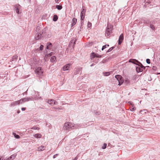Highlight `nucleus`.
<instances>
[{
    "label": "nucleus",
    "mask_w": 160,
    "mask_h": 160,
    "mask_svg": "<svg viewBox=\"0 0 160 160\" xmlns=\"http://www.w3.org/2000/svg\"><path fill=\"white\" fill-rule=\"evenodd\" d=\"M46 29L45 28L42 29L41 27L39 26H38L36 28V34L35 37V39L36 40H38L42 39L44 38L46 34Z\"/></svg>",
    "instance_id": "1"
},
{
    "label": "nucleus",
    "mask_w": 160,
    "mask_h": 160,
    "mask_svg": "<svg viewBox=\"0 0 160 160\" xmlns=\"http://www.w3.org/2000/svg\"><path fill=\"white\" fill-rule=\"evenodd\" d=\"M74 126L72 123L70 122H67L64 124L63 129L64 130L68 131L71 129H74Z\"/></svg>",
    "instance_id": "2"
},
{
    "label": "nucleus",
    "mask_w": 160,
    "mask_h": 160,
    "mask_svg": "<svg viewBox=\"0 0 160 160\" xmlns=\"http://www.w3.org/2000/svg\"><path fill=\"white\" fill-rule=\"evenodd\" d=\"M112 26L108 24L105 33L106 36L107 37H110L111 34L112 32Z\"/></svg>",
    "instance_id": "3"
},
{
    "label": "nucleus",
    "mask_w": 160,
    "mask_h": 160,
    "mask_svg": "<svg viewBox=\"0 0 160 160\" xmlns=\"http://www.w3.org/2000/svg\"><path fill=\"white\" fill-rule=\"evenodd\" d=\"M129 62H131L133 64H135L138 66H140L141 65L142 67H144L143 65L142 64V63H141L140 62H139L138 60L134 59H131L129 60Z\"/></svg>",
    "instance_id": "4"
},
{
    "label": "nucleus",
    "mask_w": 160,
    "mask_h": 160,
    "mask_svg": "<svg viewBox=\"0 0 160 160\" xmlns=\"http://www.w3.org/2000/svg\"><path fill=\"white\" fill-rule=\"evenodd\" d=\"M115 78L118 82V85H121L124 81L121 75H115Z\"/></svg>",
    "instance_id": "5"
},
{
    "label": "nucleus",
    "mask_w": 160,
    "mask_h": 160,
    "mask_svg": "<svg viewBox=\"0 0 160 160\" xmlns=\"http://www.w3.org/2000/svg\"><path fill=\"white\" fill-rule=\"evenodd\" d=\"M143 67H142L141 65H140V66H136V71L138 73L142 72L143 71V69H145L146 68H148L149 66L145 67L143 66Z\"/></svg>",
    "instance_id": "6"
},
{
    "label": "nucleus",
    "mask_w": 160,
    "mask_h": 160,
    "mask_svg": "<svg viewBox=\"0 0 160 160\" xmlns=\"http://www.w3.org/2000/svg\"><path fill=\"white\" fill-rule=\"evenodd\" d=\"M102 57V55H99L97 53H96L94 52H92L91 53L90 55V58L92 60H93L94 58H101Z\"/></svg>",
    "instance_id": "7"
},
{
    "label": "nucleus",
    "mask_w": 160,
    "mask_h": 160,
    "mask_svg": "<svg viewBox=\"0 0 160 160\" xmlns=\"http://www.w3.org/2000/svg\"><path fill=\"white\" fill-rule=\"evenodd\" d=\"M35 72L38 75L41 76L42 75L43 71L42 68L38 67L36 69Z\"/></svg>",
    "instance_id": "8"
},
{
    "label": "nucleus",
    "mask_w": 160,
    "mask_h": 160,
    "mask_svg": "<svg viewBox=\"0 0 160 160\" xmlns=\"http://www.w3.org/2000/svg\"><path fill=\"white\" fill-rule=\"evenodd\" d=\"M33 98V97H29L27 98H22L20 99L21 102V104L23 102H28L30 101H31L32 100V99Z\"/></svg>",
    "instance_id": "9"
},
{
    "label": "nucleus",
    "mask_w": 160,
    "mask_h": 160,
    "mask_svg": "<svg viewBox=\"0 0 160 160\" xmlns=\"http://www.w3.org/2000/svg\"><path fill=\"white\" fill-rule=\"evenodd\" d=\"M149 21L150 20L149 19L144 18L141 19V21L139 22V23H144V24H147L149 23Z\"/></svg>",
    "instance_id": "10"
},
{
    "label": "nucleus",
    "mask_w": 160,
    "mask_h": 160,
    "mask_svg": "<svg viewBox=\"0 0 160 160\" xmlns=\"http://www.w3.org/2000/svg\"><path fill=\"white\" fill-rule=\"evenodd\" d=\"M82 68H76L74 69V74L75 75L79 73H81V71L82 70Z\"/></svg>",
    "instance_id": "11"
},
{
    "label": "nucleus",
    "mask_w": 160,
    "mask_h": 160,
    "mask_svg": "<svg viewBox=\"0 0 160 160\" xmlns=\"http://www.w3.org/2000/svg\"><path fill=\"white\" fill-rule=\"evenodd\" d=\"M124 38V36H123V34H121L119 38V39L118 41V44L119 45H121L122 41L123 40Z\"/></svg>",
    "instance_id": "12"
},
{
    "label": "nucleus",
    "mask_w": 160,
    "mask_h": 160,
    "mask_svg": "<svg viewBox=\"0 0 160 160\" xmlns=\"http://www.w3.org/2000/svg\"><path fill=\"white\" fill-rule=\"evenodd\" d=\"M21 6L19 4H17L15 6V10L16 12L19 14L20 13V9Z\"/></svg>",
    "instance_id": "13"
},
{
    "label": "nucleus",
    "mask_w": 160,
    "mask_h": 160,
    "mask_svg": "<svg viewBox=\"0 0 160 160\" xmlns=\"http://www.w3.org/2000/svg\"><path fill=\"white\" fill-rule=\"evenodd\" d=\"M20 101L21 100H19L12 102L10 105V107L15 106L21 104V102H20Z\"/></svg>",
    "instance_id": "14"
},
{
    "label": "nucleus",
    "mask_w": 160,
    "mask_h": 160,
    "mask_svg": "<svg viewBox=\"0 0 160 160\" xmlns=\"http://www.w3.org/2000/svg\"><path fill=\"white\" fill-rule=\"evenodd\" d=\"M48 102L51 105H57V102L53 99L48 100Z\"/></svg>",
    "instance_id": "15"
},
{
    "label": "nucleus",
    "mask_w": 160,
    "mask_h": 160,
    "mask_svg": "<svg viewBox=\"0 0 160 160\" xmlns=\"http://www.w3.org/2000/svg\"><path fill=\"white\" fill-rule=\"evenodd\" d=\"M71 65L70 64H68L64 65L62 68L63 70L64 71H66L69 70V67Z\"/></svg>",
    "instance_id": "16"
},
{
    "label": "nucleus",
    "mask_w": 160,
    "mask_h": 160,
    "mask_svg": "<svg viewBox=\"0 0 160 160\" xmlns=\"http://www.w3.org/2000/svg\"><path fill=\"white\" fill-rule=\"evenodd\" d=\"M77 22V19L75 18H73L72 20L71 27H72L75 25Z\"/></svg>",
    "instance_id": "17"
},
{
    "label": "nucleus",
    "mask_w": 160,
    "mask_h": 160,
    "mask_svg": "<svg viewBox=\"0 0 160 160\" xmlns=\"http://www.w3.org/2000/svg\"><path fill=\"white\" fill-rule=\"evenodd\" d=\"M76 40H77L76 39H75L74 40V39L70 41V43L69 44V46H71L72 45V46L73 48L75 44H76Z\"/></svg>",
    "instance_id": "18"
},
{
    "label": "nucleus",
    "mask_w": 160,
    "mask_h": 160,
    "mask_svg": "<svg viewBox=\"0 0 160 160\" xmlns=\"http://www.w3.org/2000/svg\"><path fill=\"white\" fill-rule=\"evenodd\" d=\"M52 47V44L50 42L47 43L46 49L48 50H50Z\"/></svg>",
    "instance_id": "19"
},
{
    "label": "nucleus",
    "mask_w": 160,
    "mask_h": 160,
    "mask_svg": "<svg viewBox=\"0 0 160 160\" xmlns=\"http://www.w3.org/2000/svg\"><path fill=\"white\" fill-rule=\"evenodd\" d=\"M45 147L43 146H39L37 150L38 151H41L45 149Z\"/></svg>",
    "instance_id": "20"
},
{
    "label": "nucleus",
    "mask_w": 160,
    "mask_h": 160,
    "mask_svg": "<svg viewBox=\"0 0 160 160\" xmlns=\"http://www.w3.org/2000/svg\"><path fill=\"white\" fill-rule=\"evenodd\" d=\"M18 58V56L16 55L13 56L11 59V61L15 62L17 60Z\"/></svg>",
    "instance_id": "21"
},
{
    "label": "nucleus",
    "mask_w": 160,
    "mask_h": 160,
    "mask_svg": "<svg viewBox=\"0 0 160 160\" xmlns=\"http://www.w3.org/2000/svg\"><path fill=\"white\" fill-rule=\"evenodd\" d=\"M56 57L55 56H53L51 58V61L52 62H55L56 61Z\"/></svg>",
    "instance_id": "22"
},
{
    "label": "nucleus",
    "mask_w": 160,
    "mask_h": 160,
    "mask_svg": "<svg viewBox=\"0 0 160 160\" xmlns=\"http://www.w3.org/2000/svg\"><path fill=\"white\" fill-rule=\"evenodd\" d=\"M33 136L36 138H40L42 137V135L41 134L39 133H37L33 135Z\"/></svg>",
    "instance_id": "23"
},
{
    "label": "nucleus",
    "mask_w": 160,
    "mask_h": 160,
    "mask_svg": "<svg viewBox=\"0 0 160 160\" xmlns=\"http://www.w3.org/2000/svg\"><path fill=\"white\" fill-rule=\"evenodd\" d=\"M147 110L146 109L142 110L140 111V112L142 115H144L147 112Z\"/></svg>",
    "instance_id": "24"
},
{
    "label": "nucleus",
    "mask_w": 160,
    "mask_h": 160,
    "mask_svg": "<svg viewBox=\"0 0 160 160\" xmlns=\"http://www.w3.org/2000/svg\"><path fill=\"white\" fill-rule=\"evenodd\" d=\"M58 19V17L57 15H54L53 16V20L54 22L56 21Z\"/></svg>",
    "instance_id": "25"
},
{
    "label": "nucleus",
    "mask_w": 160,
    "mask_h": 160,
    "mask_svg": "<svg viewBox=\"0 0 160 160\" xmlns=\"http://www.w3.org/2000/svg\"><path fill=\"white\" fill-rule=\"evenodd\" d=\"M81 16V20L82 21L84 19V15H85V13H81L80 14Z\"/></svg>",
    "instance_id": "26"
},
{
    "label": "nucleus",
    "mask_w": 160,
    "mask_h": 160,
    "mask_svg": "<svg viewBox=\"0 0 160 160\" xmlns=\"http://www.w3.org/2000/svg\"><path fill=\"white\" fill-rule=\"evenodd\" d=\"M85 12H86L85 7L84 6H82V12H81V13H84L85 14Z\"/></svg>",
    "instance_id": "27"
},
{
    "label": "nucleus",
    "mask_w": 160,
    "mask_h": 160,
    "mask_svg": "<svg viewBox=\"0 0 160 160\" xmlns=\"http://www.w3.org/2000/svg\"><path fill=\"white\" fill-rule=\"evenodd\" d=\"M88 124H85V123H84L82 124L81 125H80V127L82 128H84L85 127H86L88 126H89L90 125V124H89V122Z\"/></svg>",
    "instance_id": "28"
},
{
    "label": "nucleus",
    "mask_w": 160,
    "mask_h": 160,
    "mask_svg": "<svg viewBox=\"0 0 160 160\" xmlns=\"http://www.w3.org/2000/svg\"><path fill=\"white\" fill-rule=\"evenodd\" d=\"M56 8L58 10H60L62 8V5H56Z\"/></svg>",
    "instance_id": "29"
},
{
    "label": "nucleus",
    "mask_w": 160,
    "mask_h": 160,
    "mask_svg": "<svg viewBox=\"0 0 160 160\" xmlns=\"http://www.w3.org/2000/svg\"><path fill=\"white\" fill-rule=\"evenodd\" d=\"M150 28L153 30H155V27L152 24H150Z\"/></svg>",
    "instance_id": "30"
},
{
    "label": "nucleus",
    "mask_w": 160,
    "mask_h": 160,
    "mask_svg": "<svg viewBox=\"0 0 160 160\" xmlns=\"http://www.w3.org/2000/svg\"><path fill=\"white\" fill-rule=\"evenodd\" d=\"M13 135H14L15 138L17 139H19L20 138V136L19 135L15 133H13Z\"/></svg>",
    "instance_id": "31"
},
{
    "label": "nucleus",
    "mask_w": 160,
    "mask_h": 160,
    "mask_svg": "<svg viewBox=\"0 0 160 160\" xmlns=\"http://www.w3.org/2000/svg\"><path fill=\"white\" fill-rule=\"evenodd\" d=\"M103 74L104 75L106 76H108L110 75V73L109 72H103Z\"/></svg>",
    "instance_id": "32"
},
{
    "label": "nucleus",
    "mask_w": 160,
    "mask_h": 160,
    "mask_svg": "<svg viewBox=\"0 0 160 160\" xmlns=\"http://www.w3.org/2000/svg\"><path fill=\"white\" fill-rule=\"evenodd\" d=\"M16 155H15V154H13L10 156V158L11 159V160H13L16 157Z\"/></svg>",
    "instance_id": "33"
},
{
    "label": "nucleus",
    "mask_w": 160,
    "mask_h": 160,
    "mask_svg": "<svg viewBox=\"0 0 160 160\" xmlns=\"http://www.w3.org/2000/svg\"><path fill=\"white\" fill-rule=\"evenodd\" d=\"M52 109L53 110H57L58 111H59L60 110L62 109L60 108H59V107L58 108L57 107H54L52 108Z\"/></svg>",
    "instance_id": "34"
},
{
    "label": "nucleus",
    "mask_w": 160,
    "mask_h": 160,
    "mask_svg": "<svg viewBox=\"0 0 160 160\" xmlns=\"http://www.w3.org/2000/svg\"><path fill=\"white\" fill-rule=\"evenodd\" d=\"M92 60H93V62H94L95 63H97L98 62V61H99V59H97V58L94 59V58Z\"/></svg>",
    "instance_id": "35"
},
{
    "label": "nucleus",
    "mask_w": 160,
    "mask_h": 160,
    "mask_svg": "<svg viewBox=\"0 0 160 160\" xmlns=\"http://www.w3.org/2000/svg\"><path fill=\"white\" fill-rule=\"evenodd\" d=\"M114 47H112L111 48H109V49L107 51V52H111V51L112 50L114 49Z\"/></svg>",
    "instance_id": "36"
},
{
    "label": "nucleus",
    "mask_w": 160,
    "mask_h": 160,
    "mask_svg": "<svg viewBox=\"0 0 160 160\" xmlns=\"http://www.w3.org/2000/svg\"><path fill=\"white\" fill-rule=\"evenodd\" d=\"M31 129L39 130L40 129V128L39 127H36L35 126H34L31 128Z\"/></svg>",
    "instance_id": "37"
},
{
    "label": "nucleus",
    "mask_w": 160,
    "mask_h": 160,
    "mask_svg": "<svg viewBox=\"0 0 160 160\" xmlns=\"http://www.w3.org/2000/svg\"><path fill=\"white\" fill-rule=\"evenodd\" d=\"M87 26L88 28H90L92 26V23L89 22H88V23Z\"/></svg>",
    "instance_id": "38"
},
{
    "label": "nucleus",
    "mask_w": 160,
    "mask_h": 160,
    "mask_svg": "<svg viewBox=\"0 0 160 160\" xmlns=\"http://www.w3.org/2000/svg\"><path fill=\"white\" fill-rule=\"evenodd\" d=\"M44 46L42 45H41L39 48V50L42 51L43 48Z\"/></svg>",
    "instance_id": "39"
},
{
    "label": "nucleus",
    "mask_w": 160,
    "mask_h": 160,
    "mask_svg": "<svg viewBox=\"0 0 160 160\" xmlns=\"http://www.w3.org/2000/svg\"><path fill=\"white\" fill-rule=\"evenodd\" d=\"M107 144L106 143H104L103 146L102 147V148L103 149H105L107 147Z\"/></svg>",
    "instance_id": "40"
},
{
    "label": "nucleus",
    "mask_w": 160,
    "mask_h": 160,
    "mask_svg": "<svg viewBox=\"0 0 160 160\" xmlns=\"http://www.w3.org/2000/svg\"><path fill=\"white\" fill-rule=\"evenodd\" d=\"M146 62L148 64H149L150 63V60L149 59H147Z\"/></svg>",
    "instance_id": "41"
},
{
    "label": "nucleus",
    "mask_w": 160,
    "mask_h": 160,
    "mask_svg": "<svg viewBox=\"0 0 160 160\" xmlns=\"http://www.w3.org/2000/svg\"><path fill=\"white\" fill-rule=\"evenodd\" d=\"M157 68L156 66H153L152 68V69L155 71L157 70Z\"/></svg>",
    "instance_id": "42"
},
{
    "label": "nucleus",
    "mask_w": 160,
    "mask_h": 160,
    "mask_svg": "<svg viewBox=\"0 0 160 160\" xmlns=\"http://www.w3.org/2000/svg\"><path fill=\"white\" fill-rule=\"evenodd\" d=\"M136 109V108L135 107H133L130 109V110L132 111H133Z\"/></svg>",
    "instance_id": "43"
},
{
    "label": "nucleus",
    "mask_w": 160,
    "mask_h": 160,
    "mask_svg": "<svg viewBox=\"0 0 160 160\" xmlns=\"http://www.w3.org/2000/svg\"><path fill=\"white\" fill-rule=\"evenodd\" d=\"M106 45H104L102 47V50L103 51L104 49L106 48Z\"/></svg>",
    "instance_id": "44"
},
{
    "label": "nucleus",
    "mask_w": 160,
    "mask_h": 160,
    "mask_svg": "<svg viewBox=\"0 0 160 160\" xmlns=\"http://www.w3.org/2000/svg\"><path fill=\"white\" fill-rule=\"evenodd\" d=\"M155 23V22L154 20H153V21H149V23H150V24H152V23Z\"/></svg>",
    "instance_id": "45"
},
{
    "label": "nucleus",
    "mask_w": 160,
    "mask_h": 160,
    "mask_svg": "<svg viewBox=\"0 0 160 160\" xmlns=\"http://www.w3.org/2000/svg\"><path fill=\"white\" fill-rule=\"evenodd\" d=\"M95 114L96 115H99L100 114V112H97L95 113Z\"/></svg>",
    "instance_id": "46"
},
{
    "label": "nucleus",
    "mask_w": 160,
    "mask_h": 160,
    "mask_svg": "<svg viewBox=\"0 0 160 160\" xmlns=\"http://www.w3.org/2000/svg\"><path fill=\"white\" fill-rule=\"evenodd\" d=\"M58 154H56L55 155H54L53 156V158H56V156H58Z\"/></svg>",
    "instance_id": "47"
},
{
    "label": "nucleus",
    "mask_w": 160,
    "mask_h": 160,
    "mask_svg": "<svg viewBox=\"0 0 160 160\" xmlns=\"http://www.w3.org/2000/svg\"><path fill=\"white\" fill-rule=\"evenodd\" d=\"M78 155H77L73 160H77L78 159Z\"/></svg>",
    "instance_id": "48"
},
{
    "label": "nucleus",
    "mask_w": 160,
    "mask_h": 160,
    "mask_svg": "<svg viewBox=\"0 0 160 160\" xmlns=\"http://www.w3.org/2000/svg\"><path fill=\"white\" fill-rule=\"evenodd\" d=\"M26 109V108H21V110L22 111H24Z\"/></svg>",
    "instance_id": "49"
},
{
    "label": "nucleus",
    "mask_w": 160,
    "mask_h": 160,
    "mask_svg": "<svg viewBox=\"0 0 160 160\" xmlns=\"http://www.w3.org/2000/svg\"><path fill=\"white\" fill-rule=\"evenodd\" d=\"M3 158H3V157H0V160H2L3 159Z\"/></svg>",
    "instance_id": "50"
},
{
    "label": "nucleus",
    "mask_w": 160,
    "mask_h": 160,
    "mask_svg": "<svg viewBox=\"0 0 160 160\" xmlns=\"http://www.w3.org/2000/svg\"><path fill=\"white\" fill-rule=\"evenodd\" d=\"M51 35L50 34H48L47 36V37L48 38H50L51 37Z\"/></svg>",
    "instance_id": "51"
},
{
    "label": "nucleus",
    "mask_w": 160,
    "mask_h": 160,
    "mask_svg": "<svg viewBox=\"0 0 160 160\" xmlns=\"http://www.w3.org/2000/svg\"><path fill=\"white\" fill-rule=\"evenodd\" d=\"M84 24V23H83V22H82V21H81V26H82V25H83Z\"/></svg>",
    "instance_id": "52"
},
{
    "label": "nucleus",
    "mask_w": 160,
    "mask_h": 160,
    "mask_svg": "<svg viewBox=\"0 0 160 160\" xmlns=\"http://www.w3.org/2000/svg\"><path fill=\"white\" fill-rule=\"evenodd\" d=\"M6 160H11V159L10 158V157H9L8 158L6 159Z\"/></svg>",
    "instance_id": "53"
},
{
    "label": "nucleus",
    "mask_w": 160,
    "mask_h": 160,
    "mask_svg": "<svg viewBox=\"0 0 160 160\" xmlns=\"http://www.w3.org/2000/svg\"><path fill=\"white\" fill-rule=\"evenodd\" d=\"M23 95H24V94H27V92H24V93H22Z\"/></svg>",
    "instance_id": "54"
},
{
    "label": "nucleus",
    "mask_w": 160,
    "mask_h": 160,
    "mask_svg": "<svg viewBox=\"0 0 160 160\" xmlns=\"http://www.w3.org/2000/svg\"><path fill=\"white\" fill-rule=\"evenodd\" d=\"M20 111L19 110H18L17 111V112L18 113H19L20 112Z\"/></svg>",
    "instance_id": "55"
},
{
    "label": "nucleus",
    "mask_w": 160,
    "mask_h": 160,
    "mask_svg": "<svg viewBox=\"0 0 160 160\" xmlns=\"http://www.w3.org/2000/svg\"><path fill=\"white\" fill-rule=\"evenodd\" d=\"M95 65V64L92 63V64L91 65H90V67H92V66H93V65Z\"/></svg>",
    "instance_id": "56"
},
{
    "label": "nucleus",
    "mask_w": 160,
    "mask_h": 160,
    "mask_svg": "<svg viewBox=\"0 0 160 160\" xmlns=\"http://www.w3.org/2000/svg\"><path fill=\"white\" fill-rule=\"evenodd\" d=\"M58 0H55V2H56V3H58L59 2H58Z\"/></svg>",
    "instance_id": "57"
},
{
    "label": "nucleus",
    "mask_w": 160,
    "mask_h": 160,
    "mask_svg": "<svg viewBox=\"0 0 160 160\" xmlns=\"http://www.w3.org/2000/svg\"><path fill=\"white\" fill-rule=\"evenodd\" d=\"M82 28H83L82 26H81L80 28V31L81 30V29H82Z\"/></svg>",
    "instance_id": "58"
},
{
    "label": "nucleus",
    "mask_w": 160,
    "mask_h": 160,
    "mask_svg": "<svg viewBox=\"0 0 160 160\" xmlns=\"http://www.w3.org/2000/svg\"><path fill=\"white\" fill-rule=\"evenodd\" d=\"M105 45H106V47H108L109 46V45L108 44H106Z\"/></svg>",
    "instance_id": "59"
},
{
    "label": "nucleus",
    "mask_w": 160,
    "mask_h": 160,
    "mask_svg": "<svg viewBox=\"0 0 160 160\" xmlns=\"http://www.w3.org/2000/svg\"><path fill=\"white\" fill-rule=\"evenodd\" d=\"M147 3H148V4H149V3H150V2H147L146 3V4Z\"/></svg>",
    "instance_id": "60"
},
{
    "label": "nucleus",
    "mask_w": 160,
    "mask_h": 160,
    "mask_svg": "<svg viewBox=\"0 0 160 160\" xmlns=\"http://www.w3.org/2000/svg\"><path fill=\"white\" fill-rule=\"evenodd\" d=\"M92 91V90H91V89H89V91H90V92H91V91Z\"/></svg>",
    "instance_id": "61"
},
{
    "label": "nucleus",
    "mask_w": 160,
    "mask_h": 160,
    "mask_svg": "<svg viewBox=\"0 0 160 160\" xmlns=\"http://www.w3.org/2000/svg\"><path fill=\"white\" fill-rule=\"evenodd\" d=\"M49 55H50V56H51V53H49Z\"/></svg>",
    "instance_id": "62"
},
{
    "label": "nucleus",
    "mask_w": 160,
    "mask_h": 160,
    "mask_svg": "<svg viewBox=\"0 0 160 160\" xmlns=\"http://www.w3.org/2000/svg\"><path fill=\"white\" fill-rule=\"evenodd\" d=\"M20 59H21V58H19V60H20Z\"/></svg>",
    "instance_id": "63"
},
{
    "label": "nucleus",
    "mask_w": 160,
    "mask_h": 160,
    "mask_svg": "<svg viewBox=\"0 0 160 160\" xmlns=\"http://www.w3.org/2000/svg\"><path fill=\"white\" fill-rule=\"evenodd\" d=\"M128 102L130 103H131V102Z\"/></svg>",
    "instance_id": "64"
}]
</instances>
